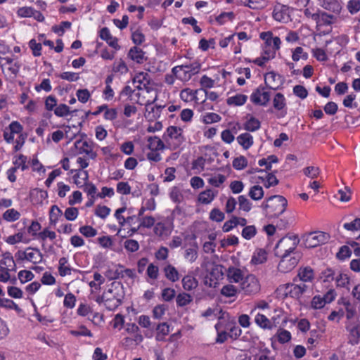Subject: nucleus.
<instances>
[{"mask_svg": "<svg viewBox=\"0 0 360 360\" xmlns=\"http://www.w3.org/2000/svg\"><path fill=\"white\" fill-rule=\"evenodd\" d=\"M124 297V291L120 282H112L108 290L104 292L105 298V307L108 310H115L122 302Z\"/></svg>", "mask_w": 360, "mask_h": 360, "instance_id": "1", "label": "nucleus"}, {"mask_svg": "<svg viewBox=\"0 0 360 360\" xmlns=\"http://www.w3.org/2000/svg\"><path fill=\"white\" fill-rule=\"evenodd\" d=\"M288 205L287 200L282 195H275L270 196L262 205L265 210V214L269 218L278 217L282 214Z\"/></svg>", "mask_w": 360, "mask_h": 360, "instance_id": "2", "label": "nucleus"}, {"mask_svg": "<svg viewBox=\"0 0 360 360\" xmlns=\"http://www.w3.org/2000/svg\"><path fill=\"white\" fill-rule=\"evenodd\" d=\"M292 246L285 250L281 257V259L278 265V269L279 271L286 273L293 269L297 264L300 259V254L294 253L299 241L296 238L294 239Z\"/></svg>", "mask_w": 360, "mask_h": 360, "instance_id": "3", "label": "nucleus"}, {"mask_svg": "<svg viewBox=\"0 0 360 360\" xmlns=\"http://www.w3.org/2000/svg\"><path fill=\"white\" fill-rule=\"evenodd\" d=\"M240 290L247 295H255L260 290L259 282L255 276L248 274L240 283Z\"/></svg>", "mask_w": 360, "mask_h": 360, "instance_id": "4", "label": "nucleus"}, {"mask_svg": "<svg viewBox=\"0 0 360 360\" xmlns=\"http://www.w3.org/2000/svg\"><path fill=\"white\" fill-rule=\"evenodd\" d=\"M330 239V235L326 232L316 231L309 233L305 238L304 244L308 248H315L326 243Z\"/></svg>", "mask_w": 360, "mask_h": 360, "instance_id": "5", "label": "nucleus"}, {"mask_svg": "<svg viewBox=\"0 0 360 360\" xmlns=\"http://www.w3.org/2000/svg\"><path fill=\"white\" fill-rule=\"evenodd\" d=\"M285 295L290 296L292 298L300 300L302 295L305 293L308 289L307 285L302 283L300 284L287 283L284 285Z\"/></svg>", "mask_w": 360, "mask_h": 360, "instance_id": "6", "label": "nucleus"}, {"mask_svg": "<svg viewBox=\"0 0 360 360\" xmlns=\"http://www.w3.org/2000/svg\"><path fill=\"white\" fill-rule=\"evenodd\" d=\"M251 101L259 105H266L270 100V94L264 91V88L259 86L250 96Z\"/></svg>", "mask_w": 360, "mask_h": 360, "instance_id": "7", "label": "nucleus"}, {"mask_svg": "<svg viewBox=\"0 0 360 360\" xmlns=\"http://www.w3.org/2000/svg\"><path fill=\"white\" fill-rule=\"evenodd\" d=\"M273 18L278 22H288L290 20L289 7L282 4L275 6L273 11Z\"/></svg>", "mask_w": 360, "mask_h": 360, "instance_id": "8", "label": "nucleus"}, {"mask_svg": "<svg viewBox=\"0 0 360 360\" xmlns=\"http://www.w3.org/2000/svg\"><path fill=\"white\" fill-rule=\"evenodd\" d=\"M226 276L230 283H241L245 277L243 270L234 266L228 268Z\"/></svg>", "mask_w": 360, "mask_h": 360, "instance_id": "9", "label": "nucleus"}, {"mask_svg": "<svg viewBox=\"0 0 360 360\" xmlns=\"http://www.w3.org/2000/svg\"><path fill=\"white\" fill-rule=\"evenodd\" d=\"M75 146L79 150V154L85 153L91 159H95L96 153L93 151L92 146L86 141L77 140L75 143Z\"/></svg>", "mask_w": 360, "mask_h": 360, "instance_id": "10", "label": "nucleus"}, {"mask_svg": "<svg viewBox=\"0 0 360 360\" xmlns=\"http://www.w3.org/2000/svg\"><path fill=\"white\" fill-rule=\"evenodd\" d=\"M99 36L103 40L106 41L110 46L114 48L116 50H119L120 49V46L117 43V39L116 37H113L111 35L110 30L108 27H103L100 30Z\"/></svg>", "mask_w": 360, "mask_h": 360, "instance_id": "11", "label": "nucleus"}, {"mask_svg": "<svg viewBox=\"0 0 360 360\" xmlns=\"http://www.w3.org/2000/svg\"><path fill=\"white\" fill-rule=\"evenodd\" d=\"M321 2V6L326 10L333 12L335 13H340L342 10V5L339 0H319Z\"/></svg>", "mask_w": 360, "mask_h": 360, "instance_id": "12", "label": "nucleus"}, {"mask_svg": "<svg viewBox=\"0 0 360 360\" xmlns=\"http://www.w3.org/2000/svg\"><path fill=\"white\" fill-rule=\"evenodd\" d=\"M223 268L224 266L222 265L214 264L212 266L210 273L211 278L209 285L210 287L215 288L217 284V280L222 278L224 275Z\"/></svg>", "mask_w": 360, "mask_h": 360, "instance_id": "13", "label": "nucleus"}, {"mask_svg": "<svg viewBox=\"0 0 360 360\" xmlns=\"http://www.w3.org/2000/svg\"><path fill=\"white\" fill-rule=\"evenodd\" d=\"M167 138L181 141L183 140L182 129L176 126H170L167 129L166 133L163 136V139L167 141Z\"/></svg>", "mask_w": 360, "mask_h": 360, "instance_id": "14", "label": "nucleus"}, {"mask_svg": "<svg viewBox=\"0 0 360 360\" xmlns=\"http://www.w3.org/2000/svg\"><path fill=\"white\" fill-rule=\"evenodd\" d=\"M281 76L274 72L267 73L265 76V84L269 89H277L281 84Z\"/></svg>", "mask_w": 360, "mask_h": 360, "instance_id": "15", "label": "nucleus"}, {"mask_svg": "<svg viewBox=\"0 0 360 360\" xmlns=\"http://www.w3.org/2000/svg\"><path fill=\"white\" fill-rule=\"evenodd\" d=\"M42 259L43 255L38 248L31 247L27 248V261L37 264L41 262Z\"/></svg>", "mask_w": 360, "mask_h": 360, "instance_id": "16", "label": "nucleus"}, {"mask_svg": "<svg viewBox=\"0 0 360 360\" xmlns=\"http://www.w3.org/2000/svg\"><path fill=\"white\" fill-rule=\"evenodd\" d=\"M15 264L13 256L9 252L3 255V259L0 260V268L15 271Z\"/></svg>", "mask_w": 360, "mask_h": 360, "instance_id": "17", "label": "nucleus"}, {"mask_svg": "<svg viewBox=\"0 0 360 360\" xmlns=\"http://www.w3.org/2000/svg\"><path fill=\"white\" fill-rule=\"evenodd\" d=\"M128 56L137 63H142L144 60V52L140 48L134 46L130 49Z\"/></svg>", "mask_w": 360, "mask_h": 360, "instance_id": "18", "label": "nucleus"}, {"mask_svg": "<svg viewBox=\"0 0 360 360\" xmlns=\"http://www.w3.org/2000/svg\"><path fill=\"white\" fill-rule=\"evenodd\" d=\"M281 44L280 38L274 37L269 39L268 41H265L264 51H269L270 53L274 52V56H276V52L280 49Z\"/></svg>", "mask_w": 360, "mask_h": 360, "instance_id": "19", "label": "nucleus"}, {"mask_svg": "<svg viewBox=\"0 0 360 360\" xmlns=\"http://www.w3.org/2000/svg\"><path fill=\"white\" fill-rule=\"evenodd\" d=\"M238 143L245 150L250 148L253 144V137L249 133H243L237 137Z\"/></svg>", "mask_w": 360, "mask_h": 360, "instance_id": "20", "label": "nucleus"}, {"mask_svg": "<svg viewBox=\"0 0 360 360\" xmlns=\"http://www.w3.org/2000/svg\"><path fill=\"white\" fill-rule=\"evenodd\" d=\"M165 277L172 282H176L179 279V274L176 269L172 264H168L164 268Z\"/></svg>", "mask_w": 360, "mask_h": 360, "instance_id": "21", "label": "nucleus"}, {"mask_svg": "<svg viewBox=\"0 0 360 360\" xmlns=\"http://www.w3.org/2000/svg\"><path fill=\"white\" fill-rule=\"evenodd\" d=\"M196 278L191 275H186L182 278V285L184 290L191 291L198 286Z\"/></svg>", "mask_w": 360, "mask_h": 360, "instance_id": "22", "label": "nucleus"}, {"mask_svg": "<svg viewBox=\"0 0 360 360\" xmlns=\"http://www.w3.org/2000/svg\"><path fill=\"white\" fill-rule=\"evenodd\" d=\"M297 276L303 282L311 281L314 277V270L309 266L304 267L300 270Z\"/></svg>", "mask_w": 360, "mask_h": 360, "instance_id": "23", "label": "nucleus"}, {"mask_svg": "<svg viewBox=\"0 0 360 360\" xmlns=\"http://www.w3.org/2000/svg\"><path fill=\"white\" fill-rule=\"evenodd\" d=\"M248 99V96L244 94H236L233 96L229 97L226 103L229 105L239 106L243 105Z\"/></svg>", "mask_w": 360, "mask_h": 360, "instance_id": "24", "label": "nucleus"}, {"mask_svg": "<svg viewBox=\"0 0 360 360\" xmlns=\"http://www.w3.org/2000/svg\"><path fill=\"white\" fill-rule=\"evenodd\" d=\"M216 194L212 190L207 189L200 193L198 200L202 204H209L214 200Z\"/></svg>", "mask_w": 360, "mask_h": 360, "instance_id": "25", "label": "nucleus"}, {"mask_svg": "<svg viewBox=\"0 0 360 360\" xmlns=\"http://www.w3.org/2000/svg\"><path fill=\"white\" fill-rule=\"evenodd\" d=\"M198 245L196 242H194L191 248L186 250L185 258L191 262H195L198 257Z\"/></svg>", "mask_w": 360, "mask_h": 360, "instance_id": "26", "label": "nucleus"}, {"mask_svg": "<svg viewBox=\"0 0 360 360\" xmlns=\"http://www.w3.org/2000/svg\"><path fill=\"white\" fill-rule=\"evenodd\" d=\"M296 238L297 240H299V238L297 236H292V237H283L281 238L278 243L276 245L275 249L276 250H278L280 248H282L284 249V251L289 248L290 246H292L293 242H295L294 239Z\"/></svg>", "mask_w": 360, "mask_h": 360, "instance_id": "27", "label": "nucleus"}, {"mask_svg": "<svg viewBox=\"0 0 360 360\" xmlns=\"http://www.w3.org/2000/svg\"><path fill=\"white\" fill-rule=\"evenodd\" d=\"M148 148L152 150H159L165 148L162 141L157 136H150L148 139Z\"/></svg>", "mask_w": 360, "mask_h": 360, "instance_id": "28", "label": "nucleus"}, {"mask_svg": "<svg viewBox=\"0 0 360 360\" xmlns=\"http://www.w3.org/2000/svg\"><path fill=\"white\" fill-rule=\"evenodd\" d=\"M255 321L259 327L264 329H271L273 328V325L271 323L270 320L263 314H257Z\"/></svg>", "mask_w": 360, "mask_h": 360, "instance_id": "29", "label": "nucleus"}, {"mask_svg": "<svg viewBox=\"0 0 360 360\" xmlns=\"http://www.w3.org/2000/svg\"><path fill=\"white\" fill-rule=\"evenodd\" d=\"M2 217L6 221L13 222L20 219V213L18 210L11 208L3 214Z\"/></svg>", "mask_w": 360, "mask_h": 360, "instance_id": "30", "label": "nucleus"}, {"mask_svg": "<svg viewBox=\"0 0 360 360\" xmlns=\"http://www.w3.org/2000/svg\"><path fill=\"white\" fill-rule=\"evenodd\" d=\"M193 301V298L191 295L181 292L177 295L176 298V304L178 307H184L189 304Z\"/></svg>", "mask_w": 360, "mask_h": 360, "instance_id": "31", "label": "nucleus"}, {"mask_svg": "<svg viewBox=\"0 0 360 360\" xmlns=\"http://www.w3.org/2000/svg\"><path fill=\"white\" fill-rule=\"evenodd\" d=\"M156 330L158 331L156 340L158 341H162L164 337L169 333V326L167 323H161L158 325Z\"/></svg>", "mask_w": 360, "mask_h": 360, "instance_id": "32", "label": "nucleus"}, {"mask_svg": "<svg viewBox=\"0 0 360 360\" xmlns=\"http://www.w3.org/2000/svg\"><path fill=\"white\" fill-rule=\"evenodd\" d=\"M241 4L252 9H261L266 5L264 0H240Z\"/></svg>", "mask_w": 360, "mask_h": 360, "instance_id": "33", "label": "nucleus"}, {"mask_svg": "<svg viewBox=\"0 0 360 360\" xmlns=\"http://www.w3.org/2000/svg\"><path fill=\"white\" fill-rule=\"evenodd\" d=\"M261 127L260 122L254 117H251L245 124L244 129L249 131H255Z\"/></svg>", "mask_w": 360, "mask_h": 360, "instance_id": "34", "label": "nucleus"}, {"mask_svg": "<svg viewBox=\"0 0 360 360\" xmlns=\"http://www.w3.org/2000/svg\"><path fill=\"white\" fill-rule=\"evenodd\" d=\"M249 196L254 200H261L264 196L262 187L259 185L252 186L250 190Z\"/></svg>", "mask_w": 360, "mask_h": 360, "instance_id": "35", "label": "nucleus"}, {"mask_svg": "<svg viewBox=\"0 0 360 360\" xmlns=\"http://www.w3.org/2000/svg\"><path fill=\"white\" fill-rule=\"evenodd\" d=\"M238 289L232 284L224 285L221 289V294L226 297H231L236 295Z\"/></svg>", "mask_w": 360, "mask_h": 360, "instance_id": "36", "label": "nucleus"}, {"mask_svg": "<svg viewBox=\"0 0 360 360\" xmlns=\"http://www.w3.org/2000/svg\"><path fill=\"white\" fill-rule=\"evenodd\" d=\"M198 90L193 91L190 89H185L181 91L180 97L184 101H191L193 100H197L196 94Z\"/></svg>", "mask_w": 360, "mask_h": 360, "instance_id": "37", "label": "nucleus"}, {"mask_svg": "<svg viewBox=\"0 0 360 360\" xmlns=\"http://www.w3.org/2000/svg\"><path fill=\"white\" fill-rule=\"evenodd\" d=\"M75 172H77V173L73 176L75 183L78 187H82L84 184H82L79 179L83 180L84 182H87L89 178L88 172L87 171L80 170H75Z\"/></svg>", "mask_w": 360, "mask_h": 360, "instance_id": "38", "label": "nucleus"}, {"mask_svg": "<svg viewBox=\"0 0 360 360\" xmlns=\"http://www.w3.org/2000/svg\"><path fill=\"white\" fill-rule=\"evenodd\" d=\"M274 107L278 110L283 109L285 106V98L281 93H277L273 101Z\"/></svg>", "mask_w": 360, "mask_h": 360, "instance_id": "39", "label": "nucleus"}, {"mask_svg": "<svg viewBox=\"0 0 360 360\" xmlns=\"http://www.w3.org/2000/svg\"><path fill=\"white\" fill-rule=\"evenodd\" d=\"M62 211L57 205H53L49 212V219L51 224H55L58 218L62 216Z\"/></svg>", "mask_w": 360, "mask_h": 360, "instance_id": "40", "label": "nucleus"}, {"mask_svg": "<svg viewBox=\"0 0 360 360\" xmlns=\"http://www.w3.org/2000/svg\"><path fill=\"white\" fill-rule=\"evenodd\" d=\"M264 55L261 58H257L253 60V63L258 66L262 67L266 62L275 57L274 52L270 53L269 51H264Z\"/></svg>", "mask_w": 360, "mask_h": 360, "instance_id": "41", "label": "nucleus"}, {"mask_svg": "<svg viewBox=\"0 0 360 360\" xmlns=\"http://www.w3.org/2000/svg\"><path fill=\"white\" fill-rule=\"evenodd\" d=\"M67 263L68 259L66 257H61L59 259L58 271L61 276H65L68 274H70L71 269L70 267L65 265Z\"/></svg>", "mask_w": 360, "mask_h": 360, "instance_id": "42", "label": "nucleus"}, {"mask_svg": "<svg viewBox=\"0 0 360 360\" xmlns=\"http://www.w3.org/2000/svg\"><path fill=\"white\" fill-rule=\"evenodd\" d=\"M248 165V160L243 155H240L233 160V167L237 170H241Z\"/></svg>", "mask_w": 360, "mask_h": 360, "instance_id": "43", "label": "nucleus"}, {"mask_svg": "<svg viewBox=\"0 0 360 360\" xmlns=\"http://www.w3.org/2000/svg\"><path fill=\"white\" fill-rule=\"evenodd\" d=\"M256 233L257 229L253 225L246 226L242 231V236L246 240L251 239Z\"/></svg>", "mask_w": 360, "mask_h": 360, "instance_id": "44", "label": "nucleus"}, {"mask_svg": "<svg viewBox=\"0 0 360 360\" xmlns=\"http://www.w3.org/2000/svg\"><path fill=\"white\" fill-rule=\"evenodd\" d=\"M239 208L245 212H249L252 208V203L245 195L238 197Z\"/></svg>", "mask_w": 360, "mask_h": 360, "instance_id": "45", "label": "nucleus"}, {"mask_svg": "<svg viewBox=\"0 0 360 360\" xmlns=\"http://www.w3.org/2000/svg\"><path fill=\"white\" fill-rule=\"evenodd\" d=\"M124 266L122 265H119L118 267L115 270H109L107 272V276L110 280L119 279L120 278H123V272L122 269Z\"/></svg>", "mask_w": 360, "mask_h": 360, "instance_id": "46", "label": "nucleus"}, {"mask_svg": "<svg viewBox=\"0 0 360 360\" xmlns=\"http://www.w3.org/2000/svg\"><path fill=\"white\" fill-rule=\"evenodd\" d=\"M344 229L350 231H360V218H356L351 222L345 223Z\"/></svg>", "mask_w": 360, "mask_h": 360, "instance_id": "47", "label": "nucleus"}, {"mask_svg": "<svg viewBox=\"0 0 360 360\" xmlns=\"http://www.w3.org/2000/svg\"><path fill=\"white\" fill-rule=\"evenodd\" d=\"M175 290L170 288H164L161 293L162 298L165 302L172 301L175 297Z\"/></svg>", "mask_w": 360, "mask_h": 360, "instance_id": "48", "label": "nucleus"}, {"mask_svg": "<svg viewBox=\"0 0 360 360\" xmlns=\"http://www.w3.org/2000/svg\"><path fill=\"white\" fill-rule=\"evenodd\" d=\"M71 22L69 21H63L60 22L59 26L55 25L52 27V30L55 33H58L60 36H62L65 29H70L71 27Z\"/></svg>", "mask_w": 360, "mask_h": 360, "instance_id": "49", "label": "nucleus"}, {"mask_svg": "<svg viewBox=\"0 0 360 360\" xmlns=\"http://www.w3.org/2000/svg\"><path fill=\"white\" fill-rule=\"evenodd\" d=\"M224 217V214L218 208H214L210 213V219L217 222L222 221Z\"/></svg>", "mask_w": 360, "mask_h": 360, "instance_id": "50", "label": "nucleus"}, {"mask_svg": "<svg viewBox=\"0 0 360 360\" xmlns=\"http://www.w3.org/2000/svg\"><path fill=\"white\" fill-rule=\"evenodd\" d=\"M266 260V252L264 250L259 249L252 257V262L255 264H262Z\"/></svg>", "mask_w": 360, "mask_h": 360, "instance_id": "51", "label": "nucleus"}, {"mask_svg": "<svg viewBox=\"0 0 360 360\" xmlns=\"http://www.w3.org/2000/svg\"><path fill=\"white\" fill-rule=\"evenodd\" d=\"M139 227L150 229L155 225V218L152 216L143 217L139 220Z\"/></svg>", "mask_w": 360, "mask_h": 360, "instance_id": "52", "label": "nucleus"}, {"mask_svg": "<svg viewBox=\"0 0 360 360\" xmlns=\"http://www.w3.org/2000/svg\"><path fill=\"white\" fill-rule=\"evenodd\" d=\"M235 17V15L233 12H223L217 17H216V21L219 25H223L226 22V19L230 21H232Z\"/></svg>", "mask_w": 360, "mask_h": 360, "instance_id": "53", "label": "nucleus"}, {"mask_svg": "<svg viewBox=\"0 0 360 360\" xmlns=\"http://www.w3.org/2000/svg\"><path fill=\"white\" fill-rule=\"evenodd\" d=\"M277 336L278 342L281 344L286 343L291 339L290 333L284 329H280L277 333Z\"/></svg>", "mask_w": 360, "mask_h": 360, "instance_id": "54", "label": "nucleus"}, {"mask_svg": "<svg viewBox=\"0 0 360 360\" xmlns=\"http://www.w3.org/2000/svg\"><path fill=\"white\" fill-rule=\"evenodd\" d=\"M79 232L86 238L94 237L97 231L91 226H83L79 228Z\"/></svg>", "mask_w": 360, "mask_h": 360, "instance_id": "55", "label": "nucleus"}, {"mask_svg": "<svg viewBox=\"0 0 360 360\" xmlns=\"http://www.w3.org/2000/svg\"><path fill=\"white\" fill-rule=\"evenodd\" d=\"M29 46L32 50L34 56H40L41 55V43H37L36 40L32 39L29 41Z\"/></svg>", "mask_w": 360, "mask_h": 360, "instance_id": "56", "label": "nucleus"}, {"mask_svg": "<svg viewBox=\"0 0 360 360\" xmlns=\"http://www.w3.org/2000/svg\"><path fill=\"white\" fill-rule=\"evenodd\" d=\"M292 58L294 61H298L300 58L307 60L308 58V54L304 52L302 47L298 46L293 51Z\"/></svg>", "mask_w": 360, "mask_h": 360, "instance_id": "57", "label": "nucleus"}, {"mask_svg": "<svg viewBox=\"0 0 360 360\" xmlns=\"http://www.w3.org/2000/svg\"><path fill=\"white\" fill-rule=\"evenodd\" d=\"M124 248L131 252H136L139 248V244L136 240L128 239L124 243Z\"/></svg>", "mask_w": 360, "mask_h": 360, "instance_id": "58", "label": "nucleus"}, {"mask_svg": "<svg viewBox=\"0 0 360 360\" xmlns=\"http://www.w3.org/2000/svg\"><path fill=\"white\" fill-rule=\"evenodd\" d=\"M79 214L78 209L74 207H68L65 210L64 216L67 220L73 221Z\"/></svg>", "mask_w": 360, "mask_h": 360, "instance_id": "59", "label": "nucleus"}, {"mask_svg": "<svg viewBox=\"0 0 360 360\" xmlns=\"http://www.w3.org/2000/svg\"><path fill=\"white\" fill-rule=\"evenodd\" d=\"M167 307L165 304H158L153 309V316L156 319H160L165 313Z\"/></svg>", "mask_w": 360, "mask_h": 360, "instance_id": "60", "label": "nucleus"}, {"mask_svg": "<svg viewBox=\"0 0 360 360\" xmlns=\"http://www.w3.org/2000/svg\"><path fill=\"white\" fill-rule=\"evenodd\" d=\"M26 161H27V157L20 154L18 155L15 158V160L13 161L14 167H17V169L19 167H21V169L22 171L25 170L27 168V166L26 165Z\"/></svg>", "mask_w": 360, "mask_h": 360, "instance_id": "61", "label": "nucleus"}, {"mask_svg": "<svg viewBox=\"0 0 360 360\" xmlns=\"http://www.w3.org/2000/svg\"><path fill=\"white\" fill-rule=\"evenodd\" d=\"M346 309V318L347 319H352L356 315V307L352 304L349 302L344 303Z\"/></svg>", "mask_w": 360, "mask_h": 360, "instance_id": "62", "label": "nucleus"}, {"mask_svg": "<svg viewBox=\"0 0 360 360\" xmlns=\"http://www.w3.org/2000/svg\"><path fill=\"white\" fill-rule=\"evenodd\" d=\"M110 212V209L105 205H98L95 210V214L101 219H105Z\"/></svg>", "mask_w": 360, "mask_h": 360, "instance_id": "63", "label": "nucleus"}, {"mask_svg": "<svg viewBox=\"0 0 360 360\" xmlns=\"http://www.w3.org/2000/svg\"><path fill=\"white\" fill-rule=\"evenodd\" d=\"M303 172L305 176L311 179H315L319 176L320 169L319 167L311 166L304 168Z\"/></svg>", "mask_w": 360, "mask_h": 360, "instance_id": "64", "label": "nucleus"}]
</instances>
